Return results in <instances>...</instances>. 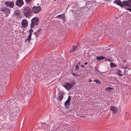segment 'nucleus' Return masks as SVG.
<instances>
[{
    "label": "nucleus",
    "instance_id": "obj_1",
    "mask_svg": "<svg viewBox=\"0 0 131 131\" xmlns=\"http://www.w3.org/2000/svg\"><path fill=\"white\" fill-rule=\"evenodd\" d=\"M9 114L11 117H15V118L17 117L20 115V112L18 107L15 108L9 109Z\"/></svg>",
    "mask_w": 131,
    "mask_h": 131
},
{
    "label": "nucleus",
    "instance_id": "obj_2",
    "mask_svg": "<svg viewBox=\"0 0 131 131\" xmlns=\"http://www.w3.org/2000/svg\"><path fill=\"white\" fill-rule=\"evenodd\" d=\"M24 16L26 18H28L31 15L32 12L31 8L28 6H26L23 9Z\"/></svg>",
    "mask_w": 131,
    "mask_h": 131
},
{
    "label": "nucleus",
    "instance_id": "obj_3",
    "mask_svg": "<svg viewBox=\"0 0 131 131\" xmlns=\"http://www.w3.org/2000/svg\"><path fill=\"white\" fill-rule=\"evenodd\" d=\"M128 6L130 8L125 7V8L131 12V0L124 1L121 2V7L123 8L124 6Z\"/></svg>",
    "mask_w": 131,
    "mask_h": 131
},
{
    "label": "nucleus",
    "instance_id": "obj_4",
    "mask_svg": "<svg viewBox=\"0 0 131 131\" xmlns=\"http://www.w3.org/2000/svg\"><path fill=\"white\" fill-rule=\"evenodd\" d=\"M91 5L84 6L80 8V11L82 14H86L90 12V10L92 9Z\"/></svg>",
    "mask_w": 131,
    "mask_h": 131
},
{
    "label": "nucleus",
    "instance_id": "obj_5",
    "mask_svg": "<svg viewBox=\"0 0 131 131\" xmlns=\"http://www.w3.org/2000/svg\"><path fill=\"white\" fill-rule=\"evenodd\" d=\"M71 83L66 82L64 83V85H63V86L67 90H69L72 89L74 85L75 84V81H73L71 82Z\"/></svg>",
    "mask_w": 131,
    "mask_h": 131
},
{
    "label": "nucleus",
    "instance_id": "obj_6",
    "mask_svg": "<svg viewBox=\"0 0 131 131\" xmlns=\"http://www.w3.org/2000/svg\"><path fill=\"white\" fill-rule=\"evenodd\" d=\"M39 19L37 17H35L32 18L31 20V24L30 26H37L39 23Z\"/></svg>",
    "mask_w": 131,
    "mask_h": 131
},
{
    "label": "nucleus",
    "instance_id": "obj_7",
    "mask_svg": "<svg viewBox=\"0 0 131 131\" xmlns=\"http://www.w3.org/2000/svg\"><path fill=\"white\" fill-rule=\"evenodd\" d=\"M32 12L35 14H37L39 13L41 9V8L40 6H34L31 8Z\"/></svg>",
    "mask_w": 131,
    "mask_h": 131
},
{
    "label": "nucleus",
    "instance_id": "obj_8",
    "mask_svg": "<svg viewBox=\"0 0 131 131\" xmlns=\"http://www.w3.org/2000/svg\"><path fill=\"white\" fill-rule=\"evenodd\" d=\"M0 10L6 14V16H8V14L10 13V9L7 8L2 7L0 9Z\"/></svg>",
    "mask_w": 131,
    "mask_h": 131
},
{
    "label": "nucleus",
    "instance_id": "obj_9",
    "mask_svg": "<svg viewBox=\"0 0 131 131\" xmlns=\"http://www.w3.org/2000/svg\"><path fill=\"white\" fill-rule=\"evenodd\" d=\"M71 96H69L68 97V99L64 103V105L65 108L67 109H68L70 107V101L71 100Z\"/></svg>",
    "mask_w": 131,
    "mask_h": 131
},
{
    "label": "nucleus",
    "instance_id": "obj_10",
    "mask_svg": "<svg viewBox=\"0 0 131 131\" xmlns=\"http://www.w3.org/2000/svg\"><path fill=\"white\" fill-rule=\"evenodd\" d=\"M7 7H9L11 8H13L14 5V2H6L5 3Z\"/></svg>",
    "mask_w": 131,
    "mask_h": 131
},
{
    "label": "nucleus",
    "instance_id": "obj_11",
    "mask_svg": "<svg viewBox=\"0 0 131 131\" xmlns=\"http://www.w3.org/2000/svg\"><path fill=\"white\" fill-rule=\"evenodd\" d=\"M15 4L18 7H21L24 4V2L23 0H17Z\"/></svg>",
    "mask_w": 131,
    "mask_h": 131
},
{
    "label": "nucleus",
    "instance_id": "obj_12",
    "mask_svg": "<svg viewBox=\"0 0 131 131\" xmlns=\"http://www.w3.org/2000/svg\"><path fill=\"white\" fill-rule=\"evenodd\" d=\"M14 15L17 18H19L21 17V15L20 11L19 9L15 10L14 12Z\"/></svg>",
    "mask_w": 131,
    "mask_h": 131
},
{
    "label": "nucleus",
    "instance_id": "obj_13",
    "mask_svg": "<svg viewBox=\"0 0 131 131\" xmlns=\"http://www.w3.org/2000/svg\"><path fill=\"white\" fill-rule=\"evenodd\" d=\"M65 17V14L64 13H63L61 15H59L57 16L56 17V18H57L58 19L61 18L63 21L65 22L66 19Z\"/></svg>",
    "mask_w": 131,
    "mask_h": 131
},
{
    "label": "nucleus",
    "instance_id": "obj_14",
    "mask_svg": "<svg viewBox=\"0 0 131 131\" xmlns=\"http://www.w3.org/2000/svg\"><path fill=\"white\" fill-rule=\"evenodd\" d=\"M21 24L23 28H25L28 25V22L27 20L26 19H23L22 21Z\"/></svg>",
    "mask_w": 131,
    "mask_h": 131
},
{
    "label": "nucleus",
    "instance_id": "obj_15",
    "mask_svg": "<svg viewBox=\"0 0 131 131\" xmlns=\"http://www.w3.org/2000/svg\"><path fill=\"white\" fill-rule=\"evenodd\" d=\"M63 93L62 92H60L58 94L57 100L59 101H61L63 98Z\"/></svg>",
    "mask_w": 131,
    "mask_h": 131
},
{
    "label": "nucleus",
    "instance_id": "obj_16",
    "mask_svg": "<svg viewBox=\"0 0 131 131\" xmlns=\"http://www.w3.org/2000/svg\"><path fill=\"white\" fill-rule=\"evenodd\" d=\"M110 110L112 111L114 114L118 112V109L114 106H111L110 108Z\"/></svg>",
    "mask_w": 131,
    "mask_h": 131
},
{
    "label": "nucleus",
    "instance_id": "obj_17",
    "mask_svg": "<svg viewBox=\"0 0 131 131\" xmlns=\"http://www.w3.org/2000/svg\"><path fill=\"white\" fill-rule=\"evenodd\" d=\"M42 29L41 28L39 29L36 31L34 33V34L35 35L36 37H38L39 36V35L41 32Z\"/></svg>",
    "mask_w": 131,
    "mask_h": 131
},
{
    "label": "nucleus",
    "instance_id": "obj_18",
    "mask_svg": "<svg viewBox=\"0 0 131 131\" xmlns=\"http://www.w3.org/2000/svg\"><path fill=\"white\" fill-rule=\"evenodd\" d=\"M116 73L117 75L122 76L123 75V74L122 73V71L116 69Z\"/></svg>",
    "mask_w": 131,
    "mask_h": 131
},
{
    "label": "nucleus",
    "instance_id": "obj_19",
    "mask_svg": "<svg viewBox=\"0 0 131 131\" xmlns=\"http://www.w3.org/2000/svg\"><path fill=\"white\" fill-rule=\"evenodd\" d=\"M121 2L120 0H116L114 2V3L121 7Z\"/></svg>",
    "mask_w": 131,
    "mask_h": 131
},
{
    "label": "nucleus",
    "instance_id": "obj_20",
    "mask_svg": "<svg viewBox=\"0 0 131 131\" xmlns=\"http://www.w3.org/2000/svg\"><path fill=\"white\" fill-rule=\"evenodd\" d=\"M105 58V57L103 56H97L96 57L97 60L98 61H100L103 60Z\"/></svg>",
    "mask_w": 131,
    "mask_h": 131
},
{
    "label": "nucleus",
    "instance_id": "obj_21",
    "mask_svg": "<svg viewBox=\"0 0 131 131\" xmlns=\"http://www.w3.org/2000/svg\"><path fill=\"white\" fill-rule=\"evenodd\" d=\"M114 90L113 88L109 86L105 89V91L107 92H111Z\"/></svg>",
    "mask_w": 131,
    "mask_h": 131
},
{
    "label": "nucleus",
    "instance_id": "obj_22",
    "mask_svg": "<svg viewBox=\"0 0 131 131\" xmlns=\"http://www.w3.org/2000/svg\"><path fill=\"white\" fill-rule=\"evenodd\" d=\"M108 58H106L105 57V61H108L109 62H112L113 61L111 59H112V57H111L110 56H109V57H108Z\"/></svg>",
    "mask_w": 131,
    "mask_h": 131
},
{
    "label": "nucleus",
    "instance_id": "obj_23",
    "mask_svg": "<svg viewBox=\"0 0 131 131\" xmlns=\"http://www.w3.org/2000/svg\"><path fill=\"white\" fill-rule=\"evenodd\" d=\"M93 3V1H88L86 2V3L85 4L86 6L91 5L90 4H92Z\"/></svg>",
    "mask_w": 131,
    "mask_h": 131
},
{
    "label": "nucleus",
    "instance_id": "obj_24",
    "mask_svg": "<svg viewBox=\"0 0 131 131\" xmlns=\"http://www.w3.org/2000/svg\"><path fill=\"white\" fill-rule=\"evenodd\" d=\"M110 67L111 68H114L116 66V65L114 63L111 62L110 63Z\"/></svg>",
    "mask_w": 131,
    "mask_h": 131
},
{
    "label": "nucleus",
    "instance_id": "obj_25",
    "mask_svg": "<svg viewBox=\"0 0 131 131\" xmlns=\"http://www.w3.org/2000/svg\"><path fill=\"white\" fill-rule=\"evenodd\" d=\"M72 49H73V51H75L78 50V47L77 46L75 45H73V46Z\"/></svg>",
    "mask_w": 131,
    "mask_h": 131
},
{
    "label": "nucleus",
    "instance_id": "obj_26",
    "mask_svg": "<svg viewBox=\"0 0 131 131\" xmlns=\"http://www.w3.org/2000/svg\"><path fill=\"white\" fill-rule=\"evenodd\" d=\"M31 29L29 30V31L30 33L32 34V33L33 31V29H32V28H34V26L33 25H31Z\"/></svg>",
    "mask_w": 131,
    "mask_h": 131
},
{
    "label": "nucleus",
    "instance_id": "obj_27",
    "mask_svg": "<svg viewBox=\"0 0 131 131\" xmlns=\"http://www.w3.org/2000/svg\"><path fill=\"white\" fill-rule=\"evenodd\" d=\"M48 126V125H47L45 124H44L42 126L43 129L44 130L47 129V126Z\"/></svg>",
    "mask_w": 131,
    "mask_h": 131
},
{
    "label": "nucleus",
    "instance_id": "obj_28",
    "mask_svg": "<svg viewBox=\"0 0 131 131\" xmlns=\"http://www.w3.org/2000/svg\"><path fill=\"white\" fill-rule=\"evenodd\" d=\"M26 4H29L31 3L33 0H25Z\"/></svg>",
    "mask_w": 131,
    "mask_h": 131
},
{
    "label": "nucleus",
    "instance_id": "obj_29",
    "mask_svg": "<svg viewBox=\"0 0 131 131\" xmlns=\"http://www.w3.org/2000/svg\"><path fill=\"white\" fill-rule=\"evenodd\" d=\"M94 81L99 84H101V82L99 80L97 79L94 80Z\"/></svg>",
    "mask_w": 131,
    "mask_h": 131
},
{
    "label": "nucleus",
    "instance_id": "obj_30",
    "mask_svg": "<svg viewBox=\"0 0 131 131\" xmlns=\"http://www.w3.org/2000/svg\"><path fill=\"white\" fill-rule=\"evenodd\" d=\"M31 92V90L30 88H28V89L27 91V92L28 94H30V93Z\"/></svg>",
    "mask_w": 131,
    "mask_h": 131
},
{
    "label": "nucleus",
    "instance_id": "obj_31",
    "mask_svg": "<svg viewBox=\"0 0 131 131\" xmlns=\"http://www.w3.org/2000/svg\"><path fill=\"white\" fill-rule=\"evenodd\" d=\"M79 69V67L78 64H77L75 66V69L76 70L78 71Z\"/></svg>",
    "mask_w": 131,
    "mask_h": 131
},
{
    "label": "nucleus",
    "instance_id": "obj_32",
    "mask_svg": "<svg viewBox=\"0 0 131 131\" xmlns=\"http://www.w3.org/2000/svg\"><path fill=\"white\" fill-rule=\"evenodd\" d=\"M71 74L73 75L74 76H76L78 77L80 76V75H78V74H76L75 73H74L73 72H72L71 73Z\"/></svg>",
    "mask_w": 131,
    "mask_h": 131
},
{
    "label": "nucleus",
    "instance_id": "obj_33",
    "mask_svg": "<svg viewBox=\"0 0 131 131\" xmlns=\"http://www.w3.org/2000/svg\"><path fill=\"white\" fill-rule=\"evenodd\" d=\"M32 35V34L29 33V34L28 36V38H29V39H31V36Z\"/></svg>",
    "mask_w": 131,
    "mask_h": 131
},
{
    "label": "nucleus",
    "instance_id": "obj_34",
    "mask_svg": "<svg viewBox=\"0 0 131 131\" xmlns=\"http://www.w3.org/2000/svg\"><path fill=\"white\" fill-rule=\"evenodd\" d=\"M31 40V39H29V38H28V37L27 39H26L25 40V42H26L27 41H28V42Z\"/></svg>",
    "mask_w": 131,
    "mask_h": 131
},
{
    "label": "nucleus",
    "instance_id": "obj_35",
    "mask_svg": "<svg viewBox=\"0 0 131 131\" xmlns=\"http://www.w3.org/2000/svg\"><path fill=\"white\" fill-rule=\"evenodd\" d=\"M73 108V107L72 109H71V110H69L68 111V112L69 113H71L72 112Z\"/></svg>",
    "mask_w": 131,
    "mask_h": 131
},
{
    "label": "nucleus",
    "instance_id": "obj_36",
    "mask_svg": "<svg viewBox=\"0 0 131 131\" xmlns=\"http://www.w3.org/2000/svg\"><path fill=\"white\" fill-rule=\"evenodd\" d=\"M73 51V49H71V50H70L69 51V52L70 53H72L73 52V51Z\"/></svg>",
    "mask_w": 131,
    "mask_h": 131
},
{
    "label": "nucleus",
    "instance_id": "obj_37",
    "mask_svg": "<svg viewBox=\"0 0 131 131\" xmlns=\"http://www.w3.org/2000/svg\"><path fill=\"white\" fill-rule=\"evenodd\" d=\"M122 61L124 63H125L126 62V61L124 59L123 60H122Z\"/></svg>",
    "mask_w": 131,
    "mask_h": 131
},
{
    "label": "nucleus",
    "instance_id": "obj_38",
    "mask_svg": "<svg viewBox=\"0 0 131 131\" xmlns=\"http://www.w3.org/2000/svg\"><path fill=\"white\" fill-rule=\"evenodd\" d=\"M92 80L91 79H90L89 80L88 82H92Z\"/></svg>",
    "mask_w": 131,
    "mask_h": 131
},
{
    "label": "nucleus",
    "instance_id": "obj_39",
    "mask_svg": "<svg viewBox=\"0 0 131 131\" xmlns=\"http://www.w3.org/2000/svg\"><path fill=\"white\" fill-rule=\"evenodd\" d=\"M80 66L82 68H84L85 67V66L84 65H80Z\"/></svg>",
    "mask_w": 131,
    "mask_h": 131
},
{
    "label": "nucleus",
    "instance_id": "obj_40",
    "mask_svg": "<svg viewBox=\"0 0 131 131\" xmlns=\"http://www.w3.org/2000/svg\"><path fill=\"white\" fill-rule=\"evenodd\" d=\"M88 64V63L87 62H85L84 63V64L85 65H86L87 64Z\"/></svg>",
    "mask_w": 131,
    "mask_h": 131
},
{
    "label": "nucleus",
    "instance_id": "obj_41",
    "mask_svg": "<svg viewBox=\"0 0 131 131\" xmlns=\"http://www.w3.org/2000/svg\"><path fill=\"white\" fill-rule=\"evenodd\" d=\"M95 69L96 70V71H98V72H100L98 71V69H97V68H96V69L95 68Z\"/></svg>",
    "mask_w": 131,
    "mask_h": 131
},
{
    "label": "nucleus",
    "instance_id": "obj_42",
    "mask_svg": "<svg viewBox=\"0 0 131 131\" xmlns=\"http://www.w3.org/2000/svg\"><path fill=\"white\" fill-rule=\"evenodd\" d=\"M74 72L73 71V70H72L71 72V73H72V72Z\"/></svg>",
    "mask_w": 131,
    "mask_h": 131
},
{
    "label": "nucleus",
    "instance_id": "obj_43",
    "mask_svg": "<svg viewBox=\"0 0 131 131\" xmlns=\"http://www.w3.org/2000/svg\"><path fill=\"white\" fill-rule=\"evenodd\" d=\"M109 0H105V1H109Z\"/></svg>",
    "mask_w": 131,
    "mask_h": 131
},
{
    "label": "nucleus",
    "instance_id": "obj_44",
    "mask_svg": "<svg viewBox=\"0 0 131 131\" xmlns=\"http://www.w3.org/2000/svg\"><path fill=\"white\" fill-rule=\"evenodd\" d=\"M57 0H53L54 1H56Z\"/></svg>",
    "mask_w": 131,
    "mask_h": 131
},
{
    "label": "nucleus",
    "instance_id": "obj_45",
    "mask_svg": "<svg viewBox=\"0 0 131 131\" xmlns=\"http://www.w3.org/2000/svg\"><path fill=\"white\" fill-rule=\"evenodd\" d=\"M79 44V43H78V45Z\"/></svg>",
    "mask_w": 131,
    "mask_h": 131
},
{
    "label": "nucleus",
    "instance_id": "obj_46",
    "mask_svg": "<svg viewBox=\"0 0 131 131\" xmlns=\"http://www.w3.org/2000/svg\"><path fill=\"white\" fill-rule=\"evenodd\" d=\"M75 5H78V4H76Z\"/></svg>",
    "mask_w": 131,
    "mask_h": 131
}]
</instances>
